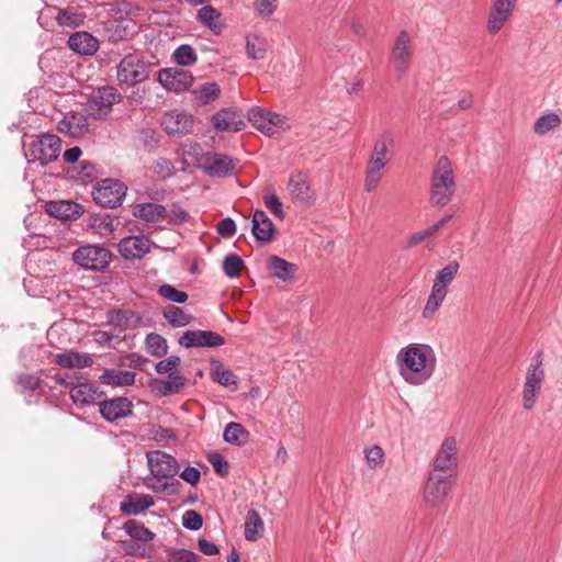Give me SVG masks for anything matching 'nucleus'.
I'll return each instance as SVG.
<instances>
[{
  "mask_svg": "<svg viewBox=\"0 0 562 562\" xmlns=\"http://www.w3.org/2000/svg\"><path fill=\"white\" fill-rule=\"evenodd\" d=\"M404 367L400 369L403 379L413 385L428 381L436 369V356L428 345H409L401 350Z\"/></svg>",
  "mask_w": 562,
  "mask_h": 562,
  "instance_id": "nucleus-1",
  "label": "nucleus"
},
{
  "mask_svg": "<svg viewBox=\"0 0 562 562\" xmlns=\"http://www.w3.org/2000/svg\"><path fill=\"white\" fill-rule=\"evenodd\" d=\"M456 189L452 164L447 156H440L432 169L429 189L430 202L440 207L448 205L456 193Z\"/></svg>",
  "mask_w": 562,
  "mask_h": 562,
  "instance_id": "nucleus-2",
  "label": "nucleus"
},
{
  "mask_svg": "<svg viewBox=\"0 0 562 562\" xmlns=\"http://www.w3.org/2000/svg\"><path fill=\"white\" fill-rule=\"evenodd\" d=\"M543 359V351L538 350L531 358L527 368L521 393L522 407L527 411H530L535 407L542 389V384L546 378Z\"/></svg>",
  "mask_w": 562,
  "mask_h": 562,
  "instance_id": "nucleus-3",
  "label": "nucleus"
},
{
  "mask_svg": "<svg viewBox=\"0 0 562 562\" xmlns=\"http://www.w3.org/2000/svg\"><path fill=\"white\" fill-rule=\"evenodd\" d=\"M61 150V140L55 134L45 133L36 136L25 150L29 164H40L42 167L58 159Z\"/></svg>",
  "mask_w": 562,
  "mask_h": 562,
  "instance_id": "nucleus-4",
  "label": "nucleus"
},
{
  "mask_svg": "<svg viewBox=\"0 0 562 562\" xmlns=\"http://www.w3.org/2000/svg\"><path fill=\"white\" fill-rule=\"evenodd\" d=\"M150 74V64L138 54L125 55L117 66V80L130 87L145 81Z\"/></svg>",
  "mask_w": 562,
  "mask_h": 562,
  "instance_id": "nucleus-5",
  "label": "nucleus"
},
{
  "mask_svg": "<svg viewBox=\"0 0 562 562\" xmlns=\"http://www.w3.org/2000/svg\"><path fill=\"white\" fill-rule=\"evenodd\" d=\"M453 474L429 472L424 487V502L431 507L445 504L452 488Z\"/></svg>",
  "mask_w": 562,
  "mask_h": 562,
  "instance_id": "nucleus-6",
  "label": "nucleus"
},
{
  "mask_svg": "<svg viewBox=\"0 0 562 562\" xmlns=\"http://www.w3.org/2000/svg\"><path fill=\"white\" fill-rule=\"evenodd\" d=\"M122 100L117 89L112 86L98 88L86 104L88 115L93 119H105L115 103Z\"/></svg>",
  "mask_w": 562,
  "mask_h": 562,
  "instance_id": "nucleus-7",
  "label": "nucleus"
},
{
  "mask_svg": "<svg viewBox=\"0 0 562 562\" xmlns=\"http://www.w3.org/2000/svg\"><path fill=\"white\" fill-rule=\"evenodd\" d=\"M126 186L112 178H105L94 186L92 191L93 201L103 207H116L122 204L126 195Z\"/></svg>",
  "mask_w": 562,
  "mask_h": 562,
  "instance_id": "nucleus-8",
  "label": "nucleus"
},
{
  "mask_svg": "<svg viewBox=\"0 0 562 562\" xmlns=\"http://www.w3.org/2000/svg\"><path fill=\"white\" fill-rule=\"evenodd\" d=\"M111 252L97 245H86L77 248L72 254V260L76 265L87 270H103L111 261Z\"/></svg>",
  "mask_w": 562,
  "mask_h": 562,
  "instance_id": "nucleus-9",
  "label": "nucleus"
},
{
  "mask_svg": "<svg viewBox=\"0 0 562 562\" xmlns=\"http://www.w3.org/2000/svg\"><path fill=\"white\" fill-rule=\"evenodd\" d=\"M237 162V159L214 151H206L199 159L200 167L206 175L220 178L229 176Z\"/></svg>",
  "mask_w": 562,
  "mask_h": 562,
  "instance_id": "nucleus-10",
  "label": "nucleus"
},
{
  "mask_svg": "<svg viewBox=\"0 0 562 562\" xmlns=\"http://www.w3.org/2000/svg\"><path fill=\"white\" fill-rule=\"evenodd\" d=\"M459 462L458 443L454 437H447L441 442L432 462L431 472L449 474L457 469Z\"/></svg>",
  "mask_w": 562,
  "mask_h": 562,
  "instance_id": "nucleus-11",
  "label": "nucleus"
},
{
  "mask_svg": "<svg viewBox=\"0 0 562 562\" xmlns=\"http://www.w3.org/2000/svg\"><path fill=\"white\" fill-rule=\"evenodd\" d=\"M147 463L156 479H172L180 470L177 459L160 450L147 452Z\"/></svg>",
  "mask_w": 562,
  "mask_h": 562,
  "instance_id": "nucleus-12",
  "label": "nucleus"
},
{
  "mask_svg": "<svg viewBox=\"0 0 562 562\" xmlns=\"http://www.w3.org/2000/svg\"><path fill=\"white\" fill-rule=\"evenodd\" d=\"M99 413L101 417L109 423H117L119 420L133 415L134 404L125 396L113 398H104L98 402Z\"/></svg>",
  "mask_w": 562,
  "mask_h": 562,
  "instance_id": "nucleus-13",
  "label": "nucleus"
},
{
  "mask_svg": "<svg viewBox=\"0 0 562 562\" xmlns=\"http://www.w3.org/2000/svg\"><path fill=\"white\" fill-rule=\"evenodd\" d=\"M286 190L291 198L300 203L311 204L315 200V192L306 172L292 171L289 176Z\"/></svg>",
  "mask_w": 562,
  "mask_h": 562,
  "instance_id": "nucleus-14",
  "label": "nucleus"
},
{
  "mask_svg": "<svg viewBox=\"0 0 562 562\" xmlns=\"http://www.w3.org/2000/svg\"><path fill=\"white\" fill-rule=\"evenodd\" d=\"M413 57L412 36L407 31H401L397 35L391 53V61L400 75L405 74Z\"/></svg>",
  "mask_w": 562,
  "mask_h": 562,
  "instance_id": "nucleus-15",
  "label": "nucleus"
},
{
  "mask_svg": "<svg viewBox=\"0 0 562 562\" xmlns=\"http://www.w3.org/2000/svg\"><path fill=\"white\" fill-rule=\"evenodd\" d=\"M186 348H215L225 344V338L212 330H187L179 339Z\"/></svg>",
  "mask_w": 562,
  "mask_h": 562,
  "instance_id": "nucleus-16",
  "label": "nucleus"
},
{
  "mask_svg": "<svg viewBox=\"0 0 562 562\" xmlns=\"http://www.w3.org/2000/svg\"><path fill=\"white\" fill-rule=\"evenodd\" d=\"M193 76L182 68H164L158 72V81L168 90L181 92L193 82Z\"/></svg>",
  "mask_w": 562,
  "mask_h": 562,
  "instance_id": "nucleus-17",
  "label": "nucleus"
},
{
  "mask_svg": "<svg viewBox=\"0 0 562 562\" xmlns=\"http://www.w3.org/2000/svg\"><path fill=\"white\" fill-rule=\"evenodd\" d=\"M244 115L236 108H226L212 116V125L216 132H239L245 128Z\"/></svg>",
  "mask_w": 562,
  "mask_h": 562,
  "instance_id": "nucleus-18",
  "label": "nucleus"
},
{
  "mask_svg": "<svg viewBox=\"0 0 562 562\" xmlns=\"http://www.w3.org/2000/svg\"><path fill=\"white\" fill-rule=\"evenodd\" d=\"M161 126L168 135H186L193 126V116L184 111H169L161 117Z\"/></svg>",
  "mask_w": 562,
  "mask_h": 562,
  "instance_id": "nucleus-19",
  "label": "nucleus"
},
{
  "mask_svg": "<svg viewBox=\"0 0 562 562\" xmlns=\"http://www.w3.org/2000/svg\"><path fill=\"white\" fill-rule=\"evenodd\" d=\"M121 256L127 260L142 259L150 250V240L145 236L131 235L117 245Z\"/></svg>",
  "mask_w": 562,
  "mask_h": 562,
  "instance_id": "nucleus-20",
  "label": "nucleus"
},
{
  "mask_svg": "<svg viewBox=\"0 0 562 562\" xmlns=\"http://www.w3.org/2000/svg\"><path fill=\"white\" fill-rule=\"evenodd\" d=\"M516 0H496L490 11L487 20V31L491 34H497L508 21Z\"/></svg>",
  "mask_w": 562,
  "mask_h": 562,
  "instance_id": "nucleus-21",
  "label": "nucleus"
},
{
  "mask_svg": "<svg viewBox=\"0 0 562 562\" xmlns=\"http://www.w3.org/2000/svg\"><path fill=\"white\" fill-rule=\"evenodd\" d=\"M251 233L258 241L269 244L273 240L277 228L265 211L256 210L252 213Z\"/></svg>",
  "mask_w": 562,
  "mask_h": 562,
  "instance_id": "nucleus-22",
  "label": "nucleus"
},
{
  "mask_svg": "<svg viewBox=\"0 0 562 562\" xmlns=\"http://www.w3.org/2000/svg\"><path fill=\"white\" fill-rule=\"evenodd\" d=\"M69 48L81 56L94 55L99 47V40L87 31H78L71 34L67 42Z\"/></svg>",
  "mask_w": 562,
  "mask_h": 562,
  "instance_id": "nucleus-23",
  "label": "nucleus"
},
{
  "mask_svg": "<svg viewBox=\"0 0 562 562\" xmlns=\"http://www.w3.org/2000/svg\"><path fill=\"white\" fill-rule=\"evenodd\" d=\"M104 393L90 383H77L70 389V397L77 406L98 404Z\"/></svg>",
  "mask_w": 562,
  "mask_h": 562,
  "instance_id": "nucleus-24",
  "label": "nucleus"
},
{
  "mask_svg": "<svg viewBox=\"0 0 562 562\" xmlns=\"http://www.w3.org/2000/svg\"><path fill=\"white\" fill-rule=\"evenodd\" d=\"M267 269L270 274L282 282H290L294 279L297 266L289 262L278 255H270L267 259Z\"/></svg>",
  "mask_w": 562,
  "mask_h": 562,
  "instance_id": "nucleus-25",
  "label": "nucleus"
},
{
  "mask_svg": "<svg viewBox=\"0 0 562 562\" xmlns=\"http://www.w3.org/2000/svg\"><path fill=\"white\" fill-rule=\"evenodd\" d=\"M394 146L395 139L392 132L385 131L374 140L369 158L389 164L393 156Z\"/></svg>",
  "mask_w": 562,
  "mask_h": 562,
  "instance_id": "nucleus-26",
  "label": "nucleus"
},
{
  "mask_svg": "<svg viewBox=\"0 0 562 562\" xmlns=\"http://www.w3.org/2000/svg\"><path fill=\"white\" fill-rule=\"evenodd\" d=\"M54 360L59 367L68 369H83L93 364V359L90 355L75 350L57 353Z\"/></svg>",
  "mask_w": 562,
  "mask_h": 562,
  "instance_id": "nucleus-27",
  "label": "nucleus"
},
{
  "mask_svg": "<svg viewBox=\"0 0 562 562\" xmlns=\"http://www.w3.org/2000/svg\"><path fill=\"white\" fill-rule=\"evenodd\" d=\"M136 373L128 370L106 369L99 376V381L104 385L113 387L131 386L135 383Z\"/></svg>",
  "mask_w": 562,
  "mask_h": 562,
  "instance_id": "nucleus-28",
  "label": "nucleus"
},
{
  "mask_svg": "<svg viewBox=\"0 0 562 562\" xmlns=\"http://www.w3.org/2000/svg\"><path fill=\"white\" fill-rule=\"evenodd\" d=\"M386 166L387 164L385 161H378L369 158L364 171V191L373 192L376 190L383 178Z\"/></svg>",
  "mask_w": 562,
  "mask_h": 562,
  "instance_id": "nucleus-29",
  "label": "nucleus"
},
{
  "mask_svg": "<svg viewBox=\"0 0 562 562\" xmlns=\"http://www.w3.org/2000/svg\"><path fill=\"white\" fill-rule=\"evenodd\" d=\"M154 498L146 494H131L120 505L121 512L127 515H138L153 507Z\"/></svg>",
  "mask_w": 562,
  "mask_h": 562,
  "instance_id": "nucleus-30",
  "label": "nucleus"
},
{
  "mask_svg": "<svg viewBox=\"0 0 562 562\" xmlns=\"http://www.w3.org/2000/svg\"><path fill=\"white\" fill-rule=\"evenodd\" d=\"M108 323L120 330L136 327L140 317L133 311L113 310L106 314Z\"/></svg>",
  "mask_w": 562,
  "mask_h": 562,
  "instance_id": "nucleus-31",
  "label": "nucleus"
},
{
  "mask_svg": "<svg viewBox=\"0 0 562 562\" xmlns=\"http://www.w3.org/2000/svg\"><path fill=\"white\" fill-rule=\"evenodd\" d=\"M159 384L158 392L161 396L179 394L187 385V379L179 371H171L169 379L156 380Z\"/></svg>",
  "mask_w": 562,
  "mask_h": 562,
  "instance_id": "nucleus-32",
  "label": "nucleus"
},
{
  "mask_svg": "<svg viewBox=\"0 0 562 562\" xmlns=\"http://www.w3.org/2000/svg\"><path fill=\"white\" fill-rule=\"evenodd\" d=\"M133 214L140 220L155 222L166 218V207L157 203H142L134 206Z\"/></svg>",
  "mask_w": 562,
  "mask_h": 562,
  "instance_id": "nucleus-33",
  "label": "nucleus"
},
{
  "mask_svg": "<svg viewBox=\"0 0 562 562\" xmlns=\"http://www.w3.org/2000/svg\"><path fill=\"white\" fill-rule=\"evenodd\" d=\"M210 375L214 382L225 387H237V376L218 361H212Z\"/></svg>",
  "mask_w": 562,
  "mask_h": 562,
  "instance_id": "nucleus-34",
  "label": "nucleus"
},
{
  "mask_svg": "<svg viewBox=\"0 0 562 562\" xmlns=\"http://www.w3.org/2000/svg\"><path fill=\"white\" fill-rule=\"evenodd\" d=\"M263 531V521L255 509L247 512L244 536L247 541H256Z\"/></svg>",
  "mask_w": 562,
  "mask_h": 562,
  "instance_id": "nucleus-35",
  "label": "nucleus"
},
{
  "mask_svg": "<svg viewBox=\"0 0 562 562\" xmlns=\"http://www.w3.org/2000/svg\"><path fill=\"white\" fill-rule=\"evenodd\" d=\"M249 432L246 428L241 424L234 422L228 423L223 432L224 441L235 446H243L247 442Z\"/></svg>",
  "mask_w": 562,
  "mask_h": 562,
  "instance_id": "nucleus-36",
  "label": "nucleus"
},
{
  "mask_svg": "<svg viewBox=\"0 0 562 562\" xmlns=\"http://www.w3.org/2000/svg\"><path fill=\"white\" fill-rule=\"evenodd\" d=\"M458 261H450L447 266L437 272L432 286L448 291V285L453 281L459 271Z\"/></svg>",
  "mask_w": 562,
  "mask_h": 562,
  "instance_id": "nucleus-37",
  "label": "nucleus"
},
{
  "mask_svg": "<svg viewBox=\"0 0 562 562\" xmlns=\"http://www.w3.org/2000/svg\"><path fill=\"white\" fill-rule=\"evenodd\" d=\"M123 529L131 538L142 542H149L155 537V533L153 531L146 528L143 522L137 521L135 519L127 520L124 524Z\"/></svg>",
  "mask_w": 562,
  "mask_h": 562,
  "instance_id": "nucleus-38",
  "label": "nucleus"
},
{
  "mask_svg": "<svg viewBox=\"0 0 562 562\" xmlns=\"http://www.w3.org/2000/svg\"><path fill=\"white\" fill-rule=\"evenodd\" d=\"M86 14L72 8H66L58 11L56 15L57 23L63 27H78L85 23Z\"/></svg>",
  "mask_w": 562,
  "mask_h": 562,
  "instance_id": "nucleus-39",
  "label": "nucleus"
},
{
  "mask_svg": "<svg viewBox=\"0 0 562 562\" xmlns=\"http://www.w3.org/2000/svg\"><path fill=\"white\" fill-rule=\"evenodd\" d=\"M562 119L554 112L547 113L538 117L533 123V132L538 135H546L559 127Z\"/></svg>",
  "mask_w": 562,
  "mask_h": 562,
  "instance_id": "nucleus-40",
  "label": "nucleus"
},
{
  "mask_svg": "<svg viewBox=\"0 0 562 562\" xmlns=\"http://www.w3.org/2000/svg\"><path fill=\"white\" fill-rule=\"evenodd\" d=\"M220 12L212 5H203L198 13V19L206 25L214 34L222 32V24L218 23Z\"/></svg>",
  "mask_w": 562,
  "mask_h": 562,
  "instance_id": "nucleus-41",
  "label": "nucleus"
},
{
  "mask_svg": "<svg viewBox=\"0 0 562 562\" xmlns=\"http://www.w3.org/2000/svg\"><path fill=\"white\" fill-rule=\"evenodd\" d=\"M448 291H442L441 289H437L431 286L430 294L427 299L426 305L423 310L424 318H431L440 308L442 302L447 296Z\"/></svg>",
  "mask_w": 562,
  "mask_h": 562,
  "instance_id": "nucleus-42",
  "label": "nucleus"
},
{
  "mask_svg": "<svg viewBox=\"0 0 562 562\" xmlns=\"http://www.w3.org/2000/svg\"><path fill=\"white\" fill-rule=\"evenodd\" d=\"M246 52L248 57L251 59H263L267 53V41L259 35L247 36Z\"/></svg>",
  "mask_w": 562,
  "mask_h": 562,
  "instance_id": "nucleus-43",
  "label": "nucleus"
},
{
  "mask_svg": "<svg viewBox=\"0 0 562 562\" xmlns=\"http://www.w3.org/2000/svg\"><path fill=\"white\" fill-rule=\"evenodd\" d=\"M77 204L69 201H50L46 205V211L54 217L68 220L76 212Z\"/></svg>",
  "mask_w": 562,
  "mask_h": 562,
  "instance_id": "nucleus-44",
  "label": "nucleus"
},
{
  "mask_svg": "<svg viewBox=\"0 0 562 562\" xmlns=\"http://www.w3.org/2000/svg\"><path fill=\"white\" fill-rule=\"evenodd\" d=\"M220 94V87L216 82H206L193 90L198 103L205 105L215 100Z\"/></svg>",
  "mask_w": 562,
  "mask_h": 562,
  "instance_id": "nucleus-45",
  "label": "nucleus"
},
{
  "mask_svg": "<svg viewBox=\"0 0 562 562\" xmlns=\"http://www.w3.org/2000/svg\"><path fill=\"white\" fill-rule=\"evenodd\" d=\"M165 319L172 327H183L191 323L192 317L183 312L181 307L170 305L164 310Z\"/></svg>",
  "mask_w": 562,
  "mask_h": 562,
  "instance_id": "nucleus-46",
  "label": "nucleus"
},
{
  "mask_svg": "<svg viewBox=\"0 0 562 562\" xmlns=\"http://www.w3.org/2000/svg\"><path fill=\"white\" fill-rule=\"evenodd\" d=\"M57 128L59 132L68 134L71 137H77L87 131V125L80 123V119L77 115L70 117H64L58 122Z\"/></svg>",
  "mask_w": 562,
  "mask_h": 562,
  "instance_id": "nucleus-47",
  "label": "nucleus"
},
{
  "mask_svg": "<svg viewBox=\"0 0 562 562\" xmlns=\"http://www.w3.org/2000/svg\"><path fill=\"white\" fill-rule=\"evenodd\" d=\"M146 349L154 357H162L168 352L167 340L159 334L150 333L145 338Z\"/></svg>",
  "mask_w": 562,
  "mask_h": 562,
  "instance_id": "nucleus-48",
  "label": "nucleus"
},
{
  "mask_svg": "<svg viewBox=\"0 0 562 562\" xmlns=\"http://www.w3.org/2000/svg\"><path fill=\"white\" fill-rule=\"evenodd\" d=\"M172 57H173L176 64L179 66H182V67L192 66L198 60L195 50L189 44H182V45L178 46L175 49Z\"/></svg>",
  "mask_w": 562,
  "mask_h": 562,
  "instance_id": "nucleus-49",
  "label": "nucleus"
},
{
  "mask_svg": "<svg viewBox=\"0 0 562 562\" xmlns=\"http://www.w3.org/2000/svg\"><path fill=\"white\" fill-rule=\"evenodd\" d=\"M268 110L262 108H252L247 113V119L252 125L263 134H269L268 127Z\"/></svg>",
  "mask_w": 562,
  "mask_h": 562,
  "instance_id": "nucleus-50",
  "label": "nucleus"
},
{
  "mask_svg": "<svg viewBox=\"0 0 562 562\" xmlns=\"http://www.w3.org/2000/svg\"><path fill=\"white\" fill-rule=\"evenodd\" d=\"M243 268L244 261L238 255L229 254L223 260L224 273L231 279L239 277Z\"/></svg>",
  "mask_w": 562,
  "mask_h": 562,
  "instance_id": "nucleus-51",
  "label": "nucleus"
},
{
  "mask_svg": "<svg viewBox=\"0 0 562 562\" xmlns=\"http://www.w3.org/2000/svg\"><path fill=\"white\" fill-rule=\"evenodd\" d=\"M263 202L266 207L278 218L283 220L285 213L283 204L274 191H268L263 195Z\"/></svg>",
  "mask_w": 562,
  "mask_h": 562,
  "instance_id": "nucleus-52",
  "label": "nucleus"
},
{
  "mask_svg": "<svg viewBox=\"0 0 562 562\" xmlns=\"http://www.w3.org/2000/svg\"><path fill=\"white\" fill-rule=\"evenodd\" d=\"M158 294L175 303H184L188 300V294L184 291H180L171 284H162L158 288Z\"/></svg>",
  "mask_w": 562,
  "mask_h": 562,
  "instance_id": "nucleus-53",
  "label": "nucleus"
},
{
  "mask_svg": "<svg viewBox=\"0 0 562 562\" xmlns=\"http://www.w3.org/2000/svg\"><path fill=\"white\" fill-rule=\"evenodd\" d=\"M207 461L212 464L214 471L220 476H226L229 472V463L218 452H210L206 457Z\"/></svg>",
  "mask_w": 562,
  "mask_h": 562,
  "instance_id": "nucleus-54",
  "label": "nucleus"
},
{
  "mask_svg": "<svg viewBox=\"0 0 562 562\" xmlns=\"http://www.w3.org/2000/svg\"><path fill=\"white\" fill-rule=\"evenodd\" d=\"M182 526L191 531H196L203 526L202 516L195 510H187L182 515Z\"/></svg>",
  "mask_w": 562,
  "mask_h": 562,
  "instance_id": "nucleus-55",
  "label": "nucleus"
},
{
  "mask_svg": "<svg viewBox=\"0 0 562 562\" xmlns=\"http://www.w3.org/2000/svg\"><path fill=\"white\" fill-rule=\"evenodd\" d=\"M189 213L179 205H172L166 209V218L172 224H182L189 220Z\"/></svg>",
  "mask_w": 562,
  "mask_h": 562,
  "instance_id": "nucleus-56",
  "label": "nucleus"
},
{
  "mask_svg": "<svg viewBox=\"0 0 562 562\" xmlns=\"http://www.w3.org/2000/svg\"><path fill=\"white\" fill-rule=\"evenodd\" d=\"M169 554L172 562H196L199 559L195 552L187 549H173Z\"/></svg>",
  "mask_w": 562,
  "mask_h": 562,
  "instance_id": "nucleus-57",
  "label": "nucleus"
},
{
  "mask_svg": "<svg viewBox=\"0 0 562 562\" xmlns=\"http://www.w3.org/2000/svg\"><path fill=\"white\" fill-rule=\"evenodd\" d=\"M18 383L24 390L36 391L43 384V381L35 374H20L18 376Z\"/></svg>",
  "mask_w": 562,
  "mask_h": 562,
  "instance_id": "nucleus-58",
  "label": "nucleus"
},
{
  "mask_svg": "<svg viewBox=\"0 0 562 562\" xmlns=\"http://www.w3.org/2000/svg\"><path fill=\"white\" fill-rule=\"evenodd\" d=\"M366 458H367L368 464L371 468H376L383 463L384 452L381 447L373 446L370 449L366 450Z\"/></svg>",
  "mask_w": 562,
  "mask_h": 562,
  "instance_id": "nucleus-59",
  "label": "nucleus"
},
{
  "mask_svg": "<svg viewBox=\"0 0 562 562\" xmlns=\"http://www.w3.org/2000/svg\"><path fill=\"white\" fill-rule=\"evenodd\" d=\"M179 363L180 358L178 356H171L168 359L160 360L159 362H157L155 366V370L158 374H164L167 372L170 374L171 371H177L176 367L179 366Z\"/></svg>",
  "mask_w": 562,
  "mask_h": 562,
  "instance_id": "nucleus-60",
  "label": "nucleus"
},
{
  "mask_svg": "<svg viewBox=\"0 0 562 562\" xmlns=\"http://www.w3.org/2000/svg\"><path fill=\"white\" fill-rule=\"evenodd\" d=\"M216 229L222 237L229 238L236 233L235 221L232 217H224L217 223Z\"/></svg>",
  "mask_w": 562,
  "mask_h": 562,
  "instance_id": "nucleus-61",
  "label": "nucleus"
},
{
  "mask_svg": "<svg viewBox=\"0 0 562 562\" xmlns=\"http://www.w3.org/2000/svg\"><path fill=\"white\" fill-rule=\"evenodd\" d=\"M432 236H434V233L431 232L430 227L419 231V232H415L407 237L404 247L413 248V247L417 246L418 244H420L423 240H425L429 237H432Z\"/></svg>",
  "mask_w": 562,
  "mask_h": 562,
  "instance_id": "nucleus-62",
  "label": "nucleus"
},
{
  "mask_svg": "<svg viewBox=\"0 0 562 562\" xmlns=\"http://www.w3.org/2000/svg\"><path fill=\"white\" fill-rule=\"evenodd\" d=\"M276 0H256L255 9L262 18H269L276 11Z\"/></svg>",
  "mask_w": 562,
  "mask_h": 562,
  "instance_id": "nucleus-63",
  "label": "nucleus"
},
{
  "mask_svg": "<svg viewBox=\"0 0 562 562\" xmlns=\"http://www.w3.org/2000/svg\"><path fill=\"white\" fill-rule=\"evenodd\" d=\"M153 170L161 177H169L173 170V165L169 159L159 158L156 160Z\"/></svg>",
  "mask_w": 562,
  "mask_h": 562,
  "instance_id": "nucleus-64",
  "label": "nucleus"
}]
</instances>
